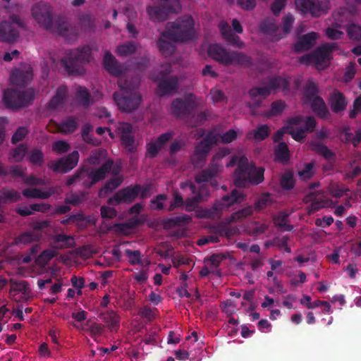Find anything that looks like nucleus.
Here are the masks:
<instances>
[{"instance_id": "nucleus-1", "label": "nucleus", "mask_w": 361, "mask_h": 361, "mask_svg": "<svg viewBox=\"0 0 361 361\" xmlns=\"http://www.w3.org/2000/svg\"><path fill=\"white\" fill-rule=\"evenodd\" d=\"M32 16L44 30L57 32L68 43L76 40L78 37L76 28L71 25L61 16H57L54 20L52 9L45 1H38L32 6Z\"/></svg>"}, {"instance_id": "nucleus-2", "label": "nucleus", "mask_w": 361, "mask_h": 361, "mask_svg": "<svg viewBox=\"0 0 361 361\" xmlns=\"http://www.w3.org/2000/svg\"><path fill=\"white\" fill-rule=\"evenodd\" d=\"M289 87L288 81L280 76L269 78L265 85L262 87H253L248 91L250 101L245 103V106L250 109V114L258 116L257 109L262 106L263 102L268 97L273 90L281 88L287 90Z\"/></svg>"}, {"instance_id": "nucleus-3", "label": "nucleus", "mask_w": 361, "mask_h": 361, "mask_svg": "<svg viewBox=\"0 0 361 361\" xmlns=\"http://www.w3.org/2000/svg\"><path fill=\"white\" fill-rule=\"evenodd\" d=\"M118 85L121 92H114L113 97L119 109L125 112H131L137 109L142 99L141 95L136 92L139 81H129L121 78L118 80Z\"/></svg>"}, {"instance_id": "nucleus-4", "label": "nucleus", "mask_w": 361, "mask_h": 361, "mask_svg": "<svg viewBox=\"0 0 361 361\" xmlns=\"http://www.w3.org/2000/svg\"><path fill=\"white\" fill-rule=\"evenodd\" d=\"M114 164L111 159H108L102 166L95 169H92L87 165L80 166L75 173L71 176H68L66 180V185L71 186L75 183L81 182L82 186L86 189H90L94 184L106 178Z\"/></svg>"}, {"instance_id": "nucleus-5", "label": "nucleus", "mask_w": 361, "mask_h": 361, "mask_svg": "<svg viewBox=\"0 0 361 361\" xmlns=\"http://www.w3.org/2000/svg\"><path fill=\"white\" fill-rule=\"evenodd\" d=\"M193 18L190 16H184L174 22H168L166 29L161 36L174 42H185L195 39Z\"/></svg>"}, {"instance_id": "nucleus-6", "label": "nucleus", "mask_w": 361, "mask_h": 361, "mask_svg": "<svg viewBox=\"0 0 361 361\" xmlns=\"http://www.w3.org/2000/svg\"><path fill=\"white\" fill-rule=\"evenodd\" d=\"M91 49L89 46L68 50L61 59L60 63L68 75H82L84 65L89 61Z\"/></svg>"}, {"instance_id": "nucleus-7", "label": "nucleus", "mask_w": 361, "mask_h": 361, "mask_svg": "<svg viewBox=\"0 0 361 361\" xmlns=\"http://www.w3.org/2000/svg\"><path fill=\"white\" fill-rule=\"evenodd\" d=\"M208 55L222 65H239L249 67L252 64V59L244 53L236 51H227L217 44H210Z\"/></svg>"}, {"instance_id": "nucleus-8", "label": "nucleus", "mask_w": 361, "mask_h": 361, "mask_svg": "<svg viewBox=\"0 0 361 361\" xmlns=\"http://www.w3.org/2000/svg\"><path fill=\"white\" fill-rule=\"evenodd\" d=\"M337 47L338 44L336 42L326 43L317 48L313 52L301 56L300 61L306 65L312 64L318 70H324L329 65L331 54Z\"/></svg>"}, {"instance_id": "nucleus-9", "label": "nucleus", "mask_w": 361, "mask_h": 361, "mask_svg": "<svg viewBox=\"0 0 361 361\" xmlns=\"http://www.w3.org/2000/svg\"><path fill=\"white\" fill-rule=\"evenodd\" d=\"M228 154V152L226 149L216 152L213 156L207 168L202 169L195 175V182L198 184L209 182L212 187L217 188L218 181L216 178L219 175L222 169L220 161Z\"/></svg>"}, {"instance_id": "nucleus-10", "label": "nucleus", "mask_w": 361, "mask_h": 361, "mask_svg": "<svg viewBox=\"0 0 361 361\" xmlns=\"http://www.w3.org/2000/svg\"><path fill=\"white\" fill-rule=\"evenodd\" d=\"M18 28L26 30V23L16 14L9 16L8 20L0 23V42L13 44L19 37Z\"/></svg>"}, {"instance_id": "nucleus-11", "label": "nucleus", "mask_w": 361, "mask_h": 361, "mask_svg": "<svg viewBox=\"0 0 361 361\" xmlns=\"http://www.w3.org/2000/svg\"><path fill=\"white\" fill-rule=\"evenodd\" d=\"M196 97L193 94H187L183 97L174 99L171 104V114L176 118L189 121L194 117L197 108Z\"/></svg>"}, {"instance_id": "nucleus-12", "label": "nucleus", "mask_w": 361, "mask_h": 361, "mask_svg": "<svg viewBox=\"0 0 361 361\" xmlns=\"http://www.w3.org/2000/svg\"><path fill=\"white\" fill-rule=\"evenodd\" d=\"M161 3L147 7V13L150 19L154 22L166 20L169 16L178 13L181 11L180 1H161Z\"/></svg>"}, {"instance_id": "nucleus-13", "label": "nucleus", "mask_w": 361, "mask_h": 361, "mask_svg": "<svg viewBox=\"0 0 361 361\" xmlns=\"http://www.w3.org/2000/svg\"><path fill=\"white\" fill-rule=\"evenodd\" d=\"M140 185L135 184L121 188L114 196L109 197L107 203L109 205L130 204L139 196Z\"/></svg>"}, {"instance_id": "nucleus-14", "label": "nucleus", "mask_w": 361, "mask_h": 361, "mask_svg": "<svg viewBox=\"0 0 361 361\" xmlns=\"http://www.w3.org/2000/svg\"><path fill=\"white\" fill-rule=\"evenodd\" d=\"M3 99L7 107L17 109L28 105L32 97L27 91L8 89L4 93Z\"/></svg>"}, {"instance_id": "nucleus-15", "label": "nucleus", "mask_w": 361, "mask_h": 361, "mask_svg": "<svg viewBox=\"0 0 361 361\" xmlns=\"http://www.w3.org/2000/svg\"><path fill=\"white\" fill-rule=\"evenodd\" d=\"M80 154L74 150L67 156L59 159L57 161H51L48 164V167L54 172L66 173L73 169L79 161Z\"/></svg>"}, {"instance_id": "nucleus-16", "label": "nucleus", "mask_w": 361, "mask_h": 361, "mask_svg": "<svg viewBox=\"0 0 361 361\" xmlns=\"http://www.w3.org/2000/svg\"><path fill=\"white\" fill-rule=\"evenodd\" d=\"M245 200L246 195L243 192L233 189L229 194L224 195L220 200H216L212 209L216 214H219L221 211L228 209L234 204H241Z\"/></svg>"}, {"instance_id": "nucleus-17", "label": "nucleus", "mask_w": 361, "mask_h": 361, "mask_svg": "<svg viewBox=\"0 0 361 361\" xmlns=\"http://www.w3.org/2000/svg\"><path fill=\"white\" fill-rule=\"evenodd\" d=\"M212 140L205 137L202 139L195 147L193 154L191 157V162L195 167H201L205 163L207 157L212 149Z\"/></svg>"}, {"instance_id": "nucleus-18", "label": "nucleus", "mask_w": 361, "mask_h": 361, "mask_svg": "<svg viewBox=\"0 0 361 361\" xmlns=\"http://www.w3.org/2000/svg\"><path fill=\"white\" fill-rule=\"evenodd\" d=\"M121 143L128 153H134L137 151L135 137L133 135V126L130 123H123L118 127Z\"/></svg>"}, {"instance_id": "nucleus-19", "label": "nucleus", "mask_w": 361, "mask_h": 361, "mask_svg": "<svg viewBox=\"0 0 361 361\" xmlns=\"http://www.w3.org/2000/svg\"><path fill=\"white\" fill-rule=\"evenodd\" d=\"M158 83L157 94L159 97L170 96L178 89L179 80L177 76L171 75L168 78H152Z\"/></svg>"}, {"instance_id": "nucleus-20", "label": "nucleus", "mask_w": 361, "mask_h": 361, "mask_svg": "<svg viewBox=\"0 0 361 361\" xmlns=\"http://www.w3.org/2000/svg\"><path fill=\"white\" fill-rule=\"evenodd\" d=\"M252 166L249 164L248 159L243 156L238 159V166L235 170V185L239 188H245V183L247 181L245 177L252 172Z\"/></svg>"}, {"instance_id": "nucleus-21", "label": "nucleus", "mask_w": 361, "mask_h": 361, "mask_svg": "<svg viewBox=\"0 0 361 361\" xmlns=\"http://www.w3.org/2000/svg\"><path fill=\"white\" fill-rule=\"evenodd\" d=\"M328 103L334 114H340L344 111L348 106V100L345 96L338 90H334L329 94Z\"/></svg>"}, {"instance_id": "nucleus-22", "label": "nucleus", "mask_w": 361, "mask_h": 361, "mask_svg": "<svg viewBox=\"0 0 361 361\" xmlns=\"http://www.w3.org/2000/svg\"><path fill=\"white\" fill-rule=\"evenodd\" d=\"M259 28L261 32L271 36L274 40L279 41L283 38L281 30L274 18H268L260 22Z\"/></svg>"}, {"instance_id": "nucleus-23", "label": "nucleus", "mask_w": 361, "mask_h": 361, "mask_svg": "<svg viewBox=\"0 0 361 361\" xmlns=\"http://www.w3.org/2000/svg\"><path fill=\"white\" fill-rule=\"evenodd\" d=\"M103 66L105 70L111 75L119 77V78H121V76L123 73V68L121 66L118 64L116 58L109 51L104 53Z\"/></svg>"}, {"instance_id": "nucleus-24", "label": "nucleus", "mask_w": 361, "mask_h": 361, "mask_svg": "<svg viewBox=\"0 0 361 361\" xmlns=\"http://www.w3.org/2000/svg\"><path fill=\"white\" fill-rule=\"evenodd\" d=\"M298 6H301L304 12H309L313 16H319L322 13L327 11V6H323V4L329 1H295Z\"/></svg>"}, {"instance_id": "nucleus-25", "label": "nucleus", "mask_w": 361, "mask_h": 361, "mask_svg": "<svg viewBox=\"0 0 361 361\" xmlns=\"http://www.w3.org/2000/svg\"><path fill=\"white\" fill-rule=\"evenodd\" d=\"M317 33L312 32L302 36L295 44L294 50L299 53L310 49L315 44Z\"/></svg>"}, {"instance_id": "nucleus-26", "label": "nucleus", "mask_w": 361, "mask_h": 361, "mask_svg": "<svg viewBox=\"0 0 361 361\" xmlns=\"http://www.w3.org/2000/svg\"><path fill=\"white\" fill-rule=\"evenodd\" d=\"M220 30L224 39L228 42V44L240 49L245 46L244 42L240 41L239 36L233 32L228 23H221L220 24Z\"/></svg>"}, {"instance_id": "nucleus-27", "label": "nucleus", "mask_w": 361, "mask_h": 361, "mask_svg": "<svg viewBox=\"0 0 361 361\" xmlns=\"http://www.w3.org/2000/svg\"><path fill=\"white\" fill-rule=\"evenodd\" d=\"M32 79V71L15 69L11 75V83L19 87H25Z\"/></svg>"}, {"instance_id": "nucleus-28", "label": "nucleus", "mask_w": 361, "mask_h": 361, "mask_svg": "<svg viewBox=\"0 0 361 361\" xmlns=\"http://www.w3.org/2000/svg\"><path fill=\"white\" fill-rule=\"evenodd\" d=\"M312 111L320 118L327 119L330 113L324 100L321 97L309 102Z\"/></svg>"}, {"instance_id": "nucleus-29", "label": "nucleus", "mask_w": 361, "mask_h": 361, "mask_svg": "<svg viewBox=\"0 0 361 361\" xmlns=\"http://www.w3.org/2000/svg\"><path fill=\"white\" fill-rule=\"evenodd\" d=\"M192 221V217L188 214L179 215L166 218L163 221V226L165 229H170L177 226H183L189 224Z\"/></svg>"}, {"instance_id": "nucleus-30", "label": "nucleus", "mask_w": 361, "mask_h": 361, "mask_svg": "<svg viewBox=\"0 0 361 361\" xmlns=\"http://www.w3.org/2000/svg\"><path fill=\"white\" fill-rule=\"evenodd\" d=\"M68 89L65 85H60L56 92V94L52 97L48 103V109L50 110H55L61 106L67 97Z\"/></svg>"}, {"instance_id": "nucleus-31", "label": "nucleus", "mask_w": 361, "mask_h": 361, "mask_svg": "<svg viewBox=\"0 0 361 361\" xmlns=\"http://www.w3.org/2000/svg\"><path fill=\"white\" fill-rule=\"evenodd\" d=\"M99 317L106 324L111 331L116 330L119 326V317L113 310L102 312Z\"/></svg>"}, {"instance_id": "nucleus-32", "label": "nucleus", "mask_w": 361, "mask_h": 361, "mask_svg": "<svg viewBox=\"0 0 361 361\" xmlns=\"http://www.w3.org/2000/svg\"><path fill=\"white\" fill-rule=\"evenodd\" d=\"M310 147L313 151L322 156L326 160H333L336 158V154L329 149L326 145L320 142L312 141L310 143Z\"/></svg>"}, {"instance_id": "nucleus-33", "label": "nucleus", "mask_w": 361, "mask_h": 361, "mask_svg": "<svg viewBox=\"0 0 361 361\" xmlns=\"http://www.w3.org/2000/svg\"><path fill=\"white\" fill-rule=\"evenodd\" d=\"M78 126L77 119L74 116H68L58 126L59 130L65 134L72 133L76 130Z\"/></svg>"}, {"instance_id": "nucleus-34", "label": "nucleus", "mask_w": 361, "mask_h": 361, "mask_svg": "<svg viewBox=\"0 0 361 361\" xmlns=\"http://www.w3.org/2000/svg\"><path fill=\"white\" fill-rule=\"evenodd\" d=\"M0 198L3 203L16 202L21 200L20 194L13 188H4L0 192Z\"/></svg>"}, {"instance_id": "nucleus-35", "label": "nucleus", "mask_w": 361, "mask_h": 361, "mask_svg": "<svg viewBox=\"0 0 361 361\" xmlns=\"http://www.w3.org/2000/svg\"><path fill=\"white\" fill-rule=\"evenodd\" d=\"M264 169L262 167H259L257 169L252 168L250 174L245 177V180L247 181L245 183V188L250 183L254 185L261 183L264 180Z\"/></svg>"}, {"instance_id": "nucleus-36", "label": "nucleus", "mask_w": 361, "mask_h": 361, "mask_svg": "<svg viewBox=\"0 0 361 361\" xmlns=\"http://www.w3.org/2000/svg\"><path fill=\"white\" fill-rule=\"evenodd\" d=\"M22 195L27 198L46 200L51 196L52 192L50 191H42L38 188H25L23 190Z\"/></svg>"}, {"instance_id": "nucleus-37", "label": "nucleus", "mask_w": 361, "mask_h": 361, "mask_svg": "<svg viewBox=\"0 0 361 361\" xmlns=\"http://www.w3.org/2000/svg\"><path fill=\"white\" fill-rule=\"evenodd\" d=\"M57 254V251L54 249H46L36 257L35 263L41 267H44Z\"/></svg>"}, {"instance_id": "nucleus-38", "label": "nucleus", "mask_w": 361, "mask_h": 361, "mask_svg": "<svg viewBox=\"0 0 361 361\" xmlns=\"http://www.w3.org/2000/svg\"><path fill=\"white\" fill-rule=\"evenodd\" d=\"M275 159L279 162H287L290 159L289 149L284 142H279L274 151Z\"/></svg>"}, {"instance_id": "nucleus-39", "label": "nucleus", "mask_w": 361, "mask_h": 361, "mask_svg": "<svg viewBox=\"0 0 361 361\" xmlns=\"http://www.w3.org/2000/svg\"><path fill=\"white\" fill-rule=\"evenodd\" d=\"M166 38L163 37L161 35V38H159L157 42V45L159 51L166 57L171 56L176 50L175 45L166 40Z\"/></svg>"}, {"instance_id": "nucleus-40", "label": "nucleus", "mask_w": 361, "mask_h": 361, "mask_svg": "<svg viewBox=\"0 0 361 361\" xmlns=\"http://www.w3.org/2000/svg\"><path fill=\"white\" fill-rule=\"evenodd\" d=\"M303 94L308 102L314 100V98L319 97L317 84L312 80H308L304 87Z\"/></svg>"}, {"instance_id": "nucleus-41", "label": "nucleus", "mask_w": 361, "mask_h": 361, "mask_svg": "<svg viewBox=\"0 0 361 361\" xmlns=\"http://www.w3.org/2000/svg\"><path fill=\"white\" fill-rule=\"evenodd\" d=\"M283 129H285L286 133L290 135L292 138L297 142H302L306 137L307 132L302 127L295 130L292 126H284Z\"/></svg>"}, {"instance_id": "nucleus-42", "label": "nucleus", "mask_w": 361, "mask_h": 361, "mask_svg": "<svg viewBox=\"0 0 361 361\" xmlns=\"http://www.w3.org/2000/svg\"><path fill=\"white\" fill-rule=\"evenodd\" d=\"M209 116L210 112L208 110L200 111L197 115L194 113V117H190L186 123L190 127H197L205 122Z\"/></svg>"}, {"instance_id": "nucleus-43", "label": "nucleus", "mask_w": 361, "mask_h": 361, "mask_svg": "<svg viewBox=\"0 0 361 361\" xmlns=\"http://www.w3.org/2000/svg\"><path fill=\"white\" fill-rule=\"evenodd\" d=\"M293 173L290 171L285 172L280 180L281 187L286 190H290L295 186Z\"/></svg>"}, {"instance_id": "nucleus-44", "label": "nucleus", "mask_w": 361, "mask_h": 361, "mask_svg": "<svg viewBox=\"0 0 361 361\" xmlns=\"http://www.w3.org/2000/svg\"><path fill=\"white\" fill-rule=\"evenodd\" d=\"M286 107V103L281 100H276L271 104V109L266 113L267 117L276 116L281 114Z\"/></svg>"}, {"instance_id": "nucleus-45", "label": "nucleus", "mask_w": 361, "mask_h": 361, "mask_svg": "<svg viewBox=\"0 0 361 361\" xmlns=\"http://www.w3.org/2000/svg\"><path fill=\"white\" fill-rule=\"evenodd\" d=\"M253 212L252 206H247L235 212H233L230 216V222L234 223L241 221L250 216Z\"/></svg>"}, {"instance_id": "nucleus-46", "label": "nucleus", "mask_w": 361, "mask_h": 361, "mask_svg": "<svg viewBox=\"0 0 361 361\" xmlns=\"http://www.w3.org/2000/svg\"><path fill=\"white\" fill-rule=\"evenodd\" d=\"M348 37L353 41H361V26L355 23H350L346 26Z\"/></svg>"}, {"instance_id": "nucleus-47", "label": "nucleus", "mask_w": 361, "mask_h": 361, "mask_svg": "<svg viewBox=\"0 0 361 361\" xmlns=\"http://www.w3.org/2000/svg\"><path fill=\"white\" fill-rule=\"evenodd\" d=\"M27 147L24 144H20L17 147L13 149L9 154V159H12L15 162H20L23 160L27 152Z\"/></svg>"}, {"instance_id": "nucleus-48", "label": "nucleus", "mask_w": 361, "mask_h": 361, "mask_svg": "<svg viewBox=\"0 0 361 361\" xmlns=\"http://www.w3.org/2000/svg\"><path fill=\"white\" fill-rule=\"evenodd\" d=\"M123 179L121 178H111V180H108L104 187L100 190L99 194L101 195L102 193H104V195H107L113 192L121 185Z\"/></svg>"}, {"instance_id": "nucleus-49", "label": "nucleus", "mask_w": 361, "mask_h": 361, "mask_svg": "<svg viewBox=\"0 0 361 361\" xmlns=\"http://www.w3.org/2000/svg\"><path fill=\"white\" fill-rule=\"evenodd\" d=\"M294 20L295 18L290 13H287L282 18L281 32L283 37L290 32Z\"/></svg>"}, {"instance_id": "nucleus-50", "label": "nucleus", "mask_w": 361, "mask_h": 361, "mask_svg": "<svg viewBox=\"0 0 361 361\" xmlns=\"http://www.w3.org/2000/svg\"><path fill=\"white\" fill-rule=\"evenodd\" d=\"M28 160L32 164L41 166L44 161V153L41 149L35 148L30 152Z\"/></svg>"}, {"instance_id": "nucleus-51", "label": "nucleus", "mask_w": 361, "mask_h": 361, "mask_svg": "<svg viewBox=\"0 0 361 361\" xmlns=\"http://www.w3.org/2000/svg\"><path fill=\"white\" fill-rule=\"evenodd\" d=\"M35 240V236L32 231H25L20 234L14 239V243L16 245H27L32 243Z\"/></svg>"}, {"instance_id": "nucleus-52", "label": "nucleus", "mask_w": 361, "mask_h": 361, "mask_svg": "<svg viewBox=\"0 0 361 361\" xmlns=\"http://www.w3.org/2000/svg\"><path fill=\"white\" fill-rule=\"evenodd\" d=\"M137 47L134 42H130L120 45L116 49V53L120 56H127L136 51Z\"/></svg>"}, {"instance_id": "nucleus-53", "label": "nucleus", "mask_w": 361, "mask_h": 361, "mask_svg": "<svg viewBox=\"0 0 361 361\" xmlns=\"http://www.w3.org/2000/svg\"><path fill=\"white\" fill-rule=\"evenodd\" d=\"M288 215L285 213H281L274 219L275 226L286 231H291L293 229V225L287 223Z\"/></svg>"}, {"instance_id": "nucleus-54", "label": "nucleus", "mask_w": 361, "mask_h": 361, "mask_svg": "<svg viewBox=\"0 0 361 361\" xmlns=\"http://www.w3.org/2000/svg\"><path fill=\"white\" fill-rule=\"evenodd\" d=\"M76 98L82 106H87L90 104V94L85 87H79L78 88Z\"/></svg>"}, {"instance_id": "nucleus-55", "label": "nucleus", "mask_w": 361, "mask_h": 361, "mask_svg": "<svg viewBox=\"0 0 361 361\" xmlns=\"http://www.w3.org/2000/svg\"><path fill=\"white\" fill-rule=\"evenodd\" d=\"M125 255L128 258L130 264L133 266L138 265L142 263V254L140 250H131L130 249H126L125 250Z\"/></svg>"}, {"instance_id": "nucleus-56", "label": "nucleus", "mask_w": 361, "mask_h": 361, "mask_svg": "<svg viewBox=\"0 0 361 361\" xmlns=\"http://www.w3.org/2000/svg\"><path fill=\"white\" fill-rule=\"evenodd\" d=\"M272 200L269 193H264L255 202V207L257 210H262L271 205Z\"/></svg>"}, {"instance_id": "nucleus-57", "label": "nucleus", "mask_w": 361, "mask_h": 361, "mask_svg": "<svg viewBox=\"0 0 361 361\" xmlns=\"http://www.w3.org/2000/svg\"><path fill=\"white\" fill-rule=\"evenodd\" d=\"M314 164L313 162L305 164L304 169L298 172L300 178L303 180L310 179L314 174Z\"/></svg>"}, {"instance_id": "nucleus-58", "label": "nucleus", "mask_w": 361, "mask_h": 361, "mask_svg": "<svg viewBox=\"0 0 361 361\" xmlns=\"http://www.w3.org/2000/svg\"><path fill=\"white\" fill-rule=\"evenodd\" d=\"M325 201L322 199V197H318L316 195L314 198L313 202H312L310 205L307 207V210L308 214H312L319 211L322 208L324 207Z\"/></svg>"}, {"instance_id": "nucleus-59", "label": "nucleus", "mask_w": 361, "mask_h": 361, "mask_svg": "<svg viewBox=\"0 0 361 361\" xmlns=\"http://www.w3.org/2000/svg\"><path fill=\"white\" fill-rule=\"evenodd\" d=\"M54 240L56 243H63V245L61 247H72L74 245V238L64 233L55 235Z\"/></svg>"}, {"instance_id": "nucleus-60", "label": "nucleus", "mask_w": 361, "mask_h": 361, "mask_svg": "<svg viewBox=\"0 0 361 361\" xmlns=\"http://www.w3.org/2000/svg\"><path fill=\"white\" fill-rule=\"evenodd\" d=\"M86 325L87 326V331H90L92 338H94L97 336H99L104 332V326L101 324L94 322L90 324L87 322Z\"/></svg>"}, {"instance_id": "nucleus-61", "label": "nucleus", "mask_w": 361, "mask_h": 361, "mask_svg": "<svg viewBox=\"0 0 361 361\" xmlns=\"http://www.w3.org/2000/svg\"><path fill=\"white\" fill-rule=\"evenodd\" d=\"M51 148L54 152L62 154L68 152L71 149V146L64 140H58L52 144Z\"/></svg>"}, {"instance_id": "nucleus-62", "label": "nucleus", "mask_w": 361, "mask_h": 361, "mask_svg": "<svg viewBox=\"0 0 361 361\" xmlns=\"http://www.w3.org/2000/svg\"><path fill=\"white\" fill-rule=\"evenodd\" d=\"M10 283L11 285V288L14 291L20 292L22 293H26L29 289V284L25 281H16L15 279H11Z\"/></svg>"}, {"instance_id": "nucleus-63", "label": "nucleus", "mask_w": 361, "mask_h": 361, "mask_svg": "<svg viewBox=\"0 0 361 361\" xmlns=\"http://www.w3.org/2000/svg\"><path fill=\"white\" fill-rule=\"evenodd\" d=\"M269 129L267 125H262L254 130L253 137L257 140H264L269 135Z\"/></svg>"}, {"instance_id": "nucleus-64", "label": "nucleus", "mask_w": 361, "mask_h": 361, "mask_svg": "<svg viewBox=\"0 0 361 361\" xmlns=\"http://www.w3.org/2000/svg\"><path fill=\"white\" fill-rule=\"evenodd\" d=\"M173 200L171 202L168 208L169 212H172L177 208H180L184 204V200L181 195L178 191H174L173 193Z\"/></svg>"}]
</instances>
